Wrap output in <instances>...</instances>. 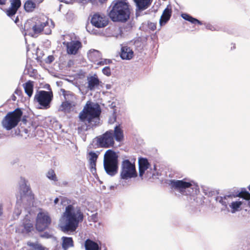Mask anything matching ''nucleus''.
I'll list each match as a JSON object with an SVG mask.
<instances>
[{
  "mask_svg": "<svg viewBox=\"0 0 250 250\" xmlns=\"http://www.w3.org/2000/svg\"><path fill=\"white\" fill-rule=\"evenodd\" d=\"M63 216L66 218V223L61 224L60 227L61 230L64 232L75 231L79 224L83 220V214L80 207H75L72 205L66 207Z\"/></svg>",
  "mask_w": 250,
  "mask_h": 250,
  "instance_id": "1",
  "label": "nucleus"
},
{
  "mask_svg": "<svg viewBox=\"0 0 250 250\" xmlns=\"http://www.w3.org/2000/svg\"><path fill=\"white\" fill-rule=\"evenodd\" d=\"M101 113L100 106L98 104L87 102L80 112V121L84 123L87 128H93L99 125L100 116Z\"/></svg>",
  "mask_w": 250,
  "mask_h": 250,
  "instance_id": "2",
  "label": "nucleus"
},
{
  "mask_svg": "<svg viewBox=\"0 0 250 250\" xmlns=\"http://www.w3.org/2000/svg\"><path fill=\"white\" fill-rule=\"evenodd\" d=\"M124 132L120 125H116L114 130L110 129L94 139L97 147L109 148L115 145V140L118 142L123 141Z\"/></svg>",
  "mask_w": 250,
  "mask_h": 250,
  "instance_id": "3",
  "label": "nucleus"
},
{
  "mask_svg": "<svg viewBox=\"0 0 250 250\" xmlns=\"http://www.w3.org/2000/svg\"><path fill=\"white\" fill-rule=\"evenodd\" d=\"M111 7L108 16L113 21L125 22L129 19L131 8L127 0H114Z\"/></svg>",
  "mask_w": 250,
  "mask_h": 250,
  "instance_id": "4",
  "label": "nucleus"
},
{
  "mask_svg": "<svg viewBox=\"0 0 250 250\" xmlns=\"http://www.w3.org/2000/svg\"><path fill=\"white\" fill-rule=\"evenodd\" d=\"M118 156L115 151L111 149L107 150L104 155V167L106 173L113 176L118 172Z\"/></svg>",
  "mask_w": 250,
  "mask_h": 250,
  "instance_id": "5",
  "label": "nucleus"
},
{
  "mask_svg": "<svg viewBox=\"0 0 250 250\" xmlns=\"http://www.w3.org/2000/svg\"><path fill=\"white\" fill-rule=\"evenodd\" d=\"M137 176L135 165L128 160L122 162L120 172V184L123 186L127 185L126 181Z\"/></svg>",
  "mask_w": 250,
  "mask_h": 250,
  "instance_id": "6",
  "label": "nucleus"
},
{
  "mask_svg": "<svg viewBox=\"0 0 250 250\" xmlns=\"http://www.w3.org/2000/svg\"><path fill=\"white\" fill-rule=\"evenodd\" d=\"M170 185L184 195H193L196 194L198 190L197 186L192 185L191 182H186L184 180H172L170 181Z\"/></svg>",
  "mask_w": 250,
  "mask_h": 250,
  "instance_id": "7",
  "label": "nucleus"
},
{
  "mask_svg": "<svg viewBox=\"0 0 250 250\" xmlns=\"http://www.w3.org/2000/svg\"><path fill=\"white\" fill-rule=\"evenodd\" d=\"M22 112L20 108L8 113L2 120V125L7 130L15 127L21 119Z\"/></svg>",
  "mask_w": 250,
  "mask_h": 250,
  "instance_id": "8",
  "label": "nucleus"
},
{
  "mask_svg": "<svg viewBox=\"0 0 250 250\" xmlns=\"http://www.w3.org/2000/svg\"><path fill=\"white\" fill-rule=\"evenodd\" d=\"M53 95L52 91L41 90L38 91L34 96V101L41 106V108L47 109L50 108L53 100Z\"/></svg>",
  "mask_w": 250,
  "mask_h": 250,
  "instance_id": "9",
  "label": "nucleus"
},
{
  "mask_svg": "<svg viewBox=\"0 0 250 250\" xmlns=\"http://www.w3.org/2000/svg\"><path fill=\"white\" fill-rule=\"evenodd\" d=\"M51 223V217L47 211H40L37 216L36 227L39 231H42L48 228Z\"/></svg>",
  "mask_w": 250,
  "mask_h": 250,
  "instance_id": "10",
  "label": "nucleus"
},
{
  "mask_svg": "<svg viewBox=\"0 0 250 250\" xmlns=\"http://www.w3.org/2000/svg\"><path fill=\"white\" fill-rule=\"evenodd\" d=\"M20 196L17 197V200L22 201L25 199L29 202H33L34 199V194L32 193L29 186L26 184V181L23 179H21V183L20 186Z\"/></svg>",
  "mask_w": 250,
  "mask_h": 250,
  "instance_id": "11",
  "label": "nucleus"
},
{
  "mask_svg": "<svg viewBox=\"0 0 250 250\" xmlns=\"http://www.w3.org/2000/svg\"><path fill=\"white\" fill-rule=\"evenodd\" d=\"M10 6L6 10V14L9 17L12 19L15 23H18L19 21L18 17L14 20L13 17L17 13L18 10L21 6V0H9Z\"/></svg>",
  "mask_w": 250,
  "mask_h": 250,
  "instance_id": "12",
  "label": "nucleus"
},
{
  "mask_svg": "<svg viewBox=\"0 0 250 250\" xmlns=\"http://www.w3.org/2000/svg\"><path fill=\"white\" fill-rule=\"evenodd\" d=\"M91 23L96 27L103 28L108 24V20L104 15L96 13L92 16Z\"/></svg>",
  "mask_w": 250,
  "mask_h": 250,
  "instance_id": "13",
  "label": "nucleus"
},
{
  "mask_svg": "<svg viewBox=\"0 0 250 250\" xmlns=\"http://www.w3.org/2000/svg\"><path fill=\"white\" fill-rule=\"evenodd\" d=\"M66 47L67 53L69 55H76L82 47V43L79 41H72L63 43Z\"/></svg>",
  "mask_w": 250,
  "mask_h": 250,
  "instance_id": "14",
  "label": "nucleus"
},
{
  "mask_svg": "<svg viewBox=\"0 0 250 250\" xmlns=\"http://www.w3.org/2000/svg\"><path fill=\"white\" fill-rule=\"evenodd\" d=\"M33 31L34 37L36 35L41 33L43 31V28L48 24L47 21H43L41 19L36 17L33 18Z\"/></svg>",
  "mask_w": 250,
  "mask_h": 250,
  "instance_id": "15",
  "label": "nucleus"
},
{
  "mask_svg": "<svg viewBox=\"0 0 250 250\" xmlns=\"http://www.w3.org/2000/svg\"><path fill=\"white\" fill-rule=\"evenodd\" d=\"M87 80V88L90 91H93L100 84V80L96 74L93 76H88Z\"/></svg>",
  "mask_w": 250,
  "mask_h": 250,
  "instance_id": "16",
  "label": "nucleus"
},
{
  "mask_svg": "<svg viewBox=\"0 0 250 250\" xmlns=\"http://www.w3.org/2000/svg\"><path fill=\"white\" fill-rule=\"evenodd\" d=\"M136 5V16L138 11H142L147 9L151 4V0H133Z\"/></svg>",
  "mask_w": 250,
  "mask_h": 250,
  "instance_id": "17",
  "label": "nucleus"
},
{
  "mask_svg": "<svg viewBox=\"0 0 250 250\" xmlns=\"http://www.w3.org/2000/svg\"><path fill=\"white\" fill-rule=\"evenodd\" d=\"M76 106V105H75L72 103H69L64 101L62 102L60 105L58 110L65 114L70 113L74 111Z\"/></svg>",
  "mask_w": 250,
  "mask_h": 250,
  "instance_id": "18",
  "label": "nucleus"
},
{
  "mask_svg": "<svg viewBox=\"0 0 250 250\" xmlns=\"http://www.w3.org/2000/svg\"><path fill=\"white\" fill-rule=\"evenodd\" d=\"M150 167L148 160L146 158H141L139 160V176H143L146 170Z\"/></svg>",
  "mask_w": 250,
  "mask_h": 250,
  "instance_id": "19",
  "label": "nucleus"
},
{
  "mask_svg": "<svg viewBox=\"0 0 250 250\" xmlns=\"http://www.w3.org/2000/svg\"><path fill=\"white\" fill-rule=\"evenodd\" d=\"M64 98V101L67 103H72L75 105H77V98L76 95L70 91H65L64 89L61 90Z\"/></svg>",
  "mask_w": 250,
  "mask_h": 250,
  "instance_id": "20",
  "label": "nucleus"
},
{
  "mask_svg": "<svg viewBox=\"0 0 250 250\" xmlns=\"http://www.w3.org/2000/svg\"><path fill=\"white\" fill-rule=\"evenodd\" d=\"M133 51L127 46L121 48L120 57L123 60H130L133 56Z\"/></svg>",
  "mask_w": 250,
  "mask_h": 250,
  "instance_id": "21",
  "label": "nucleus"
},
{
  "mask_svg": "<svg viewBox=\"0 0 250 250\" xmlns=\"http://www.w3.org/2000/svg\"><path fill=\"white\" fill-rule=\"evenodd\" d=\"M87 57L91 62L96 63L97 61L101 60L102 54L99 51L92 49L88 51Z\"/></svg>",
  "mask_w": 250,
  "mask_h": 250,
  "instance_id": "22",
  "label": "nucleus"
},
{
  "mask_svg": "<svg viewBox=\"0 0 250 250\" xmlns=\"http://www.w3.org/2000/svg\"><path fill=\"white\" fill-rule=\"evenodd\" d=\"M169 6L164 10L160 20V24L162 26L165 24L170 19L171 15V9L168 7Z\"/></svg>",
  "mask_w": 250,
  "mask_h": 250,
  "instance_id": "23",
  "label": "nucleus"
},
{
  "mask_svg": "<svg viewBox=\"0 0 250 250\" xmlns=\"http://www.w3.org/2000/svg\"><path fill=\"white\" fill-rule=\"evenodd\" d=\"M27 245L28 247H23L21 250H48L47 248L38 242H28Z\"/></svg>",
  "mask_w": 250,
  "mask_h": 250,
  "instance_id": "24",
  "label": "nucleus"
},
{
  "mask_svg": "<svg viewBox=\"0 0 250 250\" xmlns=\"http://www.w3.org/2000/svg\"><path fill=\"white\" fill-rule=\"evenodd\" d=\"M232 196L230 195L225 196L224 197L217 196L215 197V200L217 202L220 203L223 207L221 208L222 210H225L227 209L229 211V209L228 208V204L229 202V199L231 198Z\"/></svg>",
  "mask_w": 250,
  "mask_h": 250,
  "instance_id": "25",
  "label": "nucleus"
},
{
  "mask_svg": "<svg viewBox=\"0 0 250 250\" xmlns=\"http://www.w3.org/2000/svg\"><path fill=\"white\" fill-rule=\"evenodd\" d=\"M33 18L27 20L24 23L23 29L25 32V35L28 34L32 37H34V33L33 31Z\"/></svg>",
  "mask_w": 250,
  "mask_h": 250,
  "instance_id": "26",
  "label": "nucleus"
},
{
  "mask_svg": "<svg viewBox=\"0 0 250 250\" xmlns=\"http://www.w3.org/2000/svg\"><path fill=\"white\" fill-rule=\"evenodd\" d=\"M22 227H23L22 230L23 233H29L34 229L33 224L30 220H23Z\"/></svg>",
  "mask_w": 250,
  "mask_h": 250,
  "instance_id": "27",
  "label": "nucleus"
},
{
  "mask_svg": "<svg viewBox=\"0 0 250 250\" xmlns=\"http://www.w3.org/2000/svg\"><path fill=\"white\" fill-rule=\"evenodd\" d=\"M62 240V247L64 250L73 246V241L71 237L63 236Z\"/></svg>",
  "mask_w": 250,
  "mask_h": 250,
  "instance_id": "28",
  "label": "nucleus"
},
{
  "mask_svg": "<svg viewBox=\"0 0 250 250\" xmlns=\"http://www.w3.org/2000/svg\"><path fill=\"white\" fill-rule=\"evenodd\" d=\"M36 3L32 0H27L24 4V8L27 12H32L36 8Z\"/></svg>",
  "mask_w": 250,
  "mask_h": 250,
  "instance_id": "29",
  "label": "nucleus"
},
{
  "mask_svg": "<svg viewBox=\"0 0 250 250\" xmlns=\"http://www.w3.org/2000/svg\"><path fill=\"white\" fill-rule=\"evenodd\" d=\"M23 87L25 92L29 97H30L32 95L33 91V82L30 81L27 82L23 84Z\"/></svg>",
  "mask_w": 250,
  "mask_h": 250,
  "instance_id": "30",
  "label": "nucleus"
},
{
  "mask_svg": "<svg viewBox=\"0 0 250 250\" xmlns=\"http://www.w3.org/2000/svg\"><path fill=\"white\" fill-rule=\"evenodd\" d=\"M85 250H99L97 243L90 240H87L85 243Z\"/></svg>",
  "mask_w": 250,
  "mask_h": 250,
  "instance_id": "31",
  "label": "nucleus"
},
{
  "mask_svg": "<svg viewBox=\"0 0 250 250\" xmlns=\"http://www.w3.org/2000/svg\"><path fill=\"white\" fill-rule=\"evenodd\" d=\"M182 17L185 20L188 21L193 24L198 23L199 24H202V22L198 20L191 17L189 15L184 13L181 15Z\"/></svg>",
  "mask_w": 250,
  "mask_h": 250,
  "instance_id": "32",
  "label": "nucleus"
},
{
  "mask_svg": "<svg viewBox=\"0 0 250 250\" xmlns=\"http://www.w3.org/2000/svg\"><path fill=\"white\" fill-rule=\"evenodd\" d=\"M242 204V203L241 201L232 202L229 205L232 209L231 212L233 213L238 211Z\"/></svg>",
  "mask_w": 250,
  "mask_h": 250,
  "instance_id": "33",
  "label": "nucleus"
},
{
  "mask_svg": "<svg viewBox=\"0 0 250 250\" xmlns=\"http://www.w3.org/2000/svg\"><path fill=\"white\" fill-rule=\"evenodd\" d=\"M237 196L247 200H250V193H249L246 189H242L241 191L239 193Z\"/></svg>",
  "mask_w": 250,
  "mask_h": 250,
  "instance_id": "34",
  "label": "nucleus"
},
{
  "mask_svg": "<svg viewBox=\"0 0 250 250\" xmlns=\"http://www.w3.org/2000/svg\"><path fill=\"white\" fill-rule=\"evenodd\" d=\"M22 201L18 200L16 204V207L15 208L14 215H15L17 217H18L21 214V204Z\"/></svg>",
  "mask_w": 250,
  "mask_h": 250,
  "instance_id": "35",
  "label": "nucleus"
},
{
  "mask_svg": "<svg viewBox=\"0 0 250 250\" xmlns=\"http://www.w3.org/2000/svg\"><path fill=\"white\" fill-rule=\"evenodd\" d=\"M46 176L49 179L53 181L56 182L58 180L57 177L54 171L52 169L49 170L47 173Z\"/></svg>",
  "mask_w": 250,
  "mask_h": 250,
  "instance_id": "36",
  "label": "nucleus"
},
{
  "mask_svg": "<svg viewBox=\"0 0 250 250\" xmlns=\"http://www.w3.org/2000/svg\"><path fill=\"white\" fill-rule=\"evenodd\" d=\"M89 155L90 156L89 162H96L98 155L96 153L91 151L89 153Z\"/></svg>",
  "mask_w": 250,
  "mask_h": 250,
  "instance_id": "37",
  "label": "nucleus"
},
{
  "mask_svg": "<svg viewBox=\"0 0 250 250\" xmlns=\"http://www.w3.org/2000/svg\"><path fill=\"white\" fill-rule=\"evenodd\" d=\"M111 62V61L108 59H103L101 58V60L97 61L96 63L98 65H104V64H109Z\"/></svg>",
  "mask_w": 250,
  "mask_h": 250,
  "instance_id": "38",
  "label": "nucleus"
},
{
  "mask_svg": "<svg viewBox=\"0 0 250 250\" xmlns=\"http://www.w3.org/2000/svg\"><path fill=\"white\" fill-rule=\"evenodd\" d=\"M102 72L104 74L107 76H109L111 75V70L109 67L105 66L104 67L103 70Z\"/></svg>",
  "mask_w": 250,
  "mask_h": 250,
  "instance_id": "39",
  "label": "nucleus"
},
{
  "mask_svg": "<svg viewBox=\"0 0 250 250\" xmlns=\"http://www.w3.org/2000/svg\"><path fill=\"white\" fill-rule=\"evenodd\" d=\"M90 171L92 173H94L96 171V162H89Z\"/></svg>",
  "mask_w": 250,
  "mask_h": 250,
  "instance_id": "40",
  "label": "nucleus"
},
{
  "mask_svg": "<svg viewBox=\"0 0 250 250\" xmlns=\"http://www.w3.org/2000/svg\"><path fill=\"white\" fill-rule=\"evenodd\" d=\"M203 190L204 193L208 196H212L214 193V191L210 190L209 188L203 189Z\"/></svg>",
  "mask_w": 250,
  "mask_h": 250,
  "instance_id": "41",
  "label": "nucleus"
},
{
  "mask_svg": "<svg viewBox=\"0 0 250 250\" xmlns=\"http://www.w3.org/2000/svg\"><path fill=\"white\" fill-rule=\"evenodd\" d=\"M54 60V57L52 55H50L47 57L45 60V62L47 63H51Z\"/></svg>",
  "mask_w": 250,
  "mask_h": 250,
  "instance_id": "42",
  "label": "nucleus"
},
{
  "mask_svg": "<svg viewBox=\"0 0 250 250\" xmlns=\"http://www.w3.org/2000/svg\"><path fill=\"white\" fill-rule=\"evenodd\" d=\"M205 25L206 28L207 29L210 30L211 31H214L216 30V28L210 24H206Z\"/></svg>",
  "mask_w": 250,
  "mask_h": 250,
  "instance_id": "43",
  "label": "nucleus"
},
{
  "mask_svg": "<svg viewBox=\"0 0 250 250\" xmlns=\"http://www.w3.org/2000/svg\"><path fill=\"white\" fill-rule=\"evenodd\" d=\"M42 236L43 237L46 238H50L52 237V235L50 234L49 233L47 232H45L42 235Z\"/></svg>",
  "mask_w": 250,
  "mask_h": 250,
  "instance_id": "44",
  "label": "nucleus"
},
{
  "mask_svg": "<svg viewBox=\"0 0 250 250\" xmlns=\"http://www.w3.org/2000/svg\"><path fill=\"white\" fill-rule=\"evenodd\" d=\"M91 218H92V220L94 222H97V214H93L91 216Z\"/></svg>",
  "mask_w": 250,
  "mask_h": 250,
  "instance_id": "45",
  "label": "nucleus"
},
{
  "mask_svg": "<svg viewBox=\"0 0 250 250\" xmlns=\"http://www.w3.org/2000/svg\"><path fill=\"white\" fill-rule=\"evenodd\" d=\"M7 0H0V5H4L6 4Z\"/></svg>",
  "mask_w": 250,
  "mask_h": 250,
  "instance_id": "46",
  "label": "nucleus"
},
{
  "mask_svg": "<svg viewBox=\"0 0 250 250\" xmlns=\"http://www.w3.org/2000/svg\"><path fill=\"white\" fill-rule=\"evenodd\" d=\"M3 214V208L1 205H0V217Z\"/></svg>",
  "mask_w": 250,
  "mask_h": 250,
  "instance_id": "47",
  "label": "nucleus"
},
{
  "mask_svg": "<svg viewBox=\"0 0 250 250\" xmlns=\"http://www.w3.org/2000/svg\"><path fill=\"white\" fill-rule=\"evenodd\" d=\"M59 201V199L58 197L56 198L54 201V204L56 205L58 203Z\"/></svg>",
  "mask_w": 250,
  "mask_h": 250,
  "instance_id": "48",
  "label": "nucleus"
},
{
  "mask_svg": "<svg viewBox=\"0 0 250 250\" xmlns=\"http://www.w3.org/2000/svg\"><path fill=\"white\" fill-rule=\"evenodd\" d=\"M15 93L16 94H17V95H20V93H21V91L20 90H18V89H17L15 91Z\"/></svg>",
  "mask_w": 250,
  "mask_h": 250,
  "instance_id": "49",
  "label": "nucleus"
},
{
  "mask_svg": "<svg viewBox=\"0 0 250 250\" xmlns=\"http://www.w3.org/2000/svg\"><path fill=\"white\" fill-rule=\"evenodd\" d=\"M98 1L100 3L103 4L107 1V0H98Z\"/></svg>",
  "mask_w": 250,
  "mask_h": 250,
  "instance_id": "50",
  "label": "nucleus"
},
{
  "mask_svg": "<svg viewBox=\"0 0 250 250\" xmlns=\"http://www.w3.org/2000/svg\"><path fill=\"white\" fill-rule=\"evenodd\" d=\"M12 97V100L13 101H15L16 100V97L15 95H13Z\"/></svg>",
  "mask_w": 250,
  "mask_h": 250,
  "instance_id": "51",
  "label": "nucleus"
},
{
  "mask_svg": "<svg viewBox=\"0 0 250 250\" xmlns=\"http://www.w3.org/2000/svg\"><path fill=\"white\" fill-rule=\"evenodd\" d=\"M156 170V166H155V165H154V167H153V171H155Z\"/></svg>",
  "mask_w": 250,
  "mask_h": 250,
  "instance_id": "52",
  "label": "nucleus"
},
{
  "mask_svg": "<svg viewBox=\"0 0 250 250\" xmlns=\"http://www.w3.org/2000/svg\"><path fill=\"white\" fill-rule=\"evenodd\" d=\"M38 3H40L42 2L43 1V0H38Z\"/></svg>",
  "mask_w": 250,
  "mask_h": 250,
  "instance_id": "53",
  "label": "nucleus"
},
{
  "mask_svg": "<svg viewBox=\"0 0 250 250\" xmlns=\"http://www.w3.org/2000/svg\"><path fill=\"white\" fill-rule=\"evenodd\" d=\"M83 1H91V0H83Z\"/></svg>",
  "mask_w": 250,
  "mask_h": 250,
  "instance_id": "54",
  "label": "nucleus"
},
{
  "mask_svg": "<svg viewBox=\"0 0 250 250\" xmlns=\"http://www.w3.org/2000/svg\"><path fill=\"white\" fill-rule=\"evenodd\" d=\"M151 173L152 174V176L154 175V173L153 172H151Z\"/></svg>",
  "mask_w": 250,
  "mask_h": 250,
  "instance_id": "55",
  "label": "nucleus"
},
{
  "mask_svg": "<svg viewBox=\"0 0 250 250\" xmlns=\"http://www.w3.org/2000/svg\"><path fill=\"white\" fill-rule=\"evenodd\" d=\"M249 189L250 190V185L249 186Z\"/></svg>",
  "mask_w": 250,
  "mask_h": 250,
  "instance_id": "56",
  "label": "nucleus"
},
{
  "mask_svg": "<svg viewBox=\"0 0 250 250\" xmlns=\"http://www.w3.org/2000/svg\"><path fill=\"white\" fill-rule=\"evenodd\" d=\"M62 2H63L64 1L63 0H61Z\"/></svg>",
  "mask_w": 250,
  "mask_h": 250,
  "instance_id": "57",
  "label": "nucleus"
}]
</instances>
